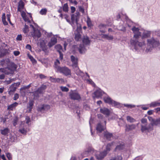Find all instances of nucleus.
I'll use <instances>...</instances> for the list:
<instances>
[{
	"label": "nucleus",
	"instance_id": "nucleus-32",
	"mask_svg": "<svg viewBox=\"0 0 160 160\" xmlns=\"http://www.w3.org/2000/svg\"><path fill=\"white\" fill-rule=\"evenodd\" d=\"M78 50L79 52L81 53H83L86 51L84 44H80L78 48Z\"/></svg>",
	"mask_w": 160,
	"mask_h": 160
},
{
	"label": "nucleus",
	"instance_id": "nucleus-23",
	"mask_svg": "<svg viewBox=\"0 0 160 160\" xmlns=\"http://www.w3.org/2000/svg\"><path fill=\"white\" fill-rule=\"evenodd\" d=\"M107 25L103 24H100L98 26V28L100 29V31L102 33H105L106 32V30Z\"/></svg>",
	"mask_w": 160,
	"mask_h": 160
},
{
	"label": "nucleus",
	"instance_id": "nucleus-12",
	"mask_svg": "<svg viewBox=\"0 0 160 160\" xmlns=\"http://www.w3.org/2000/svg\"><path fill=\"white\" fill-rule=\"evenodd\" d=\"M74 72L78 76L82 77L84 75V73L81 71L78 66L75 67H73Z\"/></svg>",
	"mask_w": 160,
	"mask_h": 160
},
{
	"label": "nucleus",
	"instance_id": "nucleus-42",
	"mask_svg": "<svg viewBox=\"0 0 160 160\" xmlns=\"http://www.w3.org/2000/svg\"><path fill=\"white\" fill-rule=\"evenodd\" d=\"M33 105V102L32 101H29V106L28 108L29 109L28 110L29 112H30L32 108V106Z\"/></svg>",
	"mask_w": 160,
	"mask_h": 160
},
{
	"label": "nucleus",
	"instance_id": "nucleus-48",
	"mask_svg": "<svg viewBox=\"0 0 160 160\" xmlns=\"http://www.w3.org/2000/svg\"><path fill=\"white\" fill-rule=\"evenodd\" d=\"M28 57L33 63H35L36 62V61L31 55H28Z\"/></svg>",
	"mask_w": 160,
	"mask_h": 160
},
{
	"label": "nucleus",
	"instance_id": "nucleus-64",
	"mask_svg": "<svg viewBox=\"0 0 160 160\" xmlns=\"http://www.w3.org/2000/svg\"><path fill=\"white\" fill-rule=\"evenodd\" d=\"M15 56L18 55L20 54V52L18 51H15L13 52Z\"/></svg>",
	"mask_w": 160,
	"mask_h": 160
},
{
	"label": "nucleus",
	"instance_id": "nucleus-33",
	"mask_svg": "<svg viewBox=\"0 0 160 160\" xmlns=\"http://www.w3.org/2000/svg\"><path fill=\"white\" fill-rule=\"evenodd\" d=\"M9 130L8 128H5L3 129L0 130L1 133L2 135L4 136L7 135L9 133Z\"/></svg>",
	"mask_w": 160,
	"mask_h": 160
},
{
	"label": "nucleus",
	"instance_id": "nucleus-27",
	"mask_svg": "<svg viewBox=\"0 0 160 160\" xmlns=\"http://www.w3.org/2000/svg\"><path fill=\"white\" fill-rule=\"evenodd\" d=\"M24 6V2L22 0H20L18 3V11L21 12L22 9L23 8Z\"/></svg>",
	"mask_w": 160,
	"mask_h": 160
},
{
	"label": "nucleus",
	"instance_id": "nucleus-40",
	"mask_svg": "<svg viewBox=\"0 0 160 160\" xmlns=\"http://www.w3.org/2000/svg\"><path fill=\"white\" fill-rule=\"evenodd\" d=\"M55 48L58 52H61V51L63 50L62 47L60 44H58L55 46Z\"/></svg>",
	"mask_w": 160,
	"mask_h": 160
},
{
	"label": "nucleus",
	"instance_id": "nucleus-25",
	"mask_svg": "<svg viewBox=\"0 0 160 160\" xmlns=\"http://www.w3.org/2000/svg\"><path fill=\"white\" fill-rule=\"evenodd\" d=\"M151 34V32L150 31H144L142 35V39H143L145 38H147L149 37Z\"/></svg>",
	"mask_w": 160,
	"mask_h": 160
},
{
	"label": "nucleus",
	"instance_id": "nucleus-19",
	"mask_svg": "<svg viewBox=\"0 0 160 160\" xmlns=\"http://www.w3.org/2000/svg\"><path fill=\"white\" fill-rule=\"evenodd\" d=\"M103 136L108 141H110L111 138L113 137L112 133L109 132L107 131L104 132Z\"/></svg>",
	"mask_w": 160,
	"mask_h": 160
},
{
	"label": "nucleus",
	"instance_id": "nucleus-14",
	"mask_svg": "<svg viewBox=\"0 0 160 160\" xmlns=\"http://www.w3.org/2000/svg\"><path fill=\"white\" fill-rule=\"evenodd\" d=\"M94 149L91 147H89L87 149L83 152V154L85 156H87L94 152Z\"/></svg>",
	"mask_w": 160,
	"mask_h": 160
},
{
	"label": "nucleus",
	"instance_id": "nucleus-9",
	"mask_svg": "<svg viewBox=\"0 0 160 160\" xmlns=\"http://www.w3.org/2000/svg\"><path fill=\"white\" fill-rule=\"evenodd\" d=\"M20 84V83L19 82L12 84L8 89L9 94L11 95L13 93L16 91L17 88L19 86Z\"/></svg>",
	"mask_w": 160,
	"mask_h": 160
},
{
	"label": "nucleus",
	"instance_id": "nucleus-30",
	"mask_svg": "<svg viewBox=\"0 0 160 160\" xmlns=\"http://www.w3.org/2000/svg\"><path fill=\"white\" fill-rule=\"evenodd\" d=\"M113 142L108 143L106 146V149L104 151H106L108 153L110 151L111 147L113 145Z\"/></svg>",
	"mask_w": 160,
	"mask_h": 160
},
{
	"label": "nucleus",
	"instance_id": "nucleus-61",
	"mask_svg": "<svg viewBox=\"0 0 160 160\" xmlns=\"http://www.w3.org/2000/svg\"><path fill=\"white\" fill-rule=\"evenodd\" d=\"M26 48L29 50H31L32 49V48L30 45L27 44L26 46Z\"/></svg>",
	"mask_w": 160,
	"mask_h": 160
},
{
	"label": "nucleus",
	"instance_id": "nucleus-53",
	"mask_svg": "<svg viewBox=\"0 0 160 160\" xmlns=\"http://www.w3.org/2000/svg\"><path fill=\"white\" fill-rule=\"evenodd\" d=\"M64 82V80L62 78H57L56 83H62Z\"/></svg>",
	"mask_w": 160,
	"mask_h": 160
},
{
	"label": "nucleus",
	"instance_id": "nucleus-10",
	"mask_svg": "<svg viewBox=\"0 0 160 160\" xmlns=\"http://www.w3.org/2000/svg\"><path fill=\"white\" fill-rule=\"evenodd\" d=\"M108 152L106 151H103L102 152H97L95 154V156L96 158L98 160H102L107 155Z\"/></svg>",
	"mask_w": 160,
	"mask_h": 160
},
{
	"label": "nucleus",
	"instance_id": "nucleus-35",
	"mask_svg": "<svg viewBox=\"0 0 160 160\" xmlns=\"http://www.w3.org/2000/svg\"><path fill=\"white\" fill-rule=\"evenodd\" d=\"M17 66L14 63H12L9 67L8 68L11 70L13 71V72H14L15 70H16L17 68Z\"/></svg>",
	"mask_w": 160,
	"mask_h": 160
},
{
	"label": "nucleus",
	"instance_id": "nucleus-28",
	"mask_svg": "<svg viewBox=\"0 0 160 160\" xmlns=\"http://www.w3.org/2000/svg\"><path fill=\"white\" fill-rule=\"evenodd\" d=\"M82 35L81 32H79L77 31L75 33V39L76 41H79L81 40Z\"/></svg>",
	"mask_w": 160,
	"mask_h": 160
},
{
	"label": "nucleus",
	"instance_id": "nucleus-37",
	"mask_svg": "<svg viewBox=\"0 0 160 160\" xmlns=\"http://www.w3.org/2000/svg\"><path fill=\"white\" fill-rule=\"evenodd\" d=\"M29 31L28 26L25 24L24 27L22 29L23 32L27 36Z\"/></svg>",
	"mask_w": 160,
	"mask_h": 160
},
{
	"label": "nucleus",
	"instance_id": "nucleus-62",
	"mask_svg": "<svg viewBox=\"0 0 160 160\" xmlns=\"http://www.w3.org/2000/svg\"><path fill=\"white\" fill-rule=\"evenodd\" d=\"M11 139L12 142H15L17 140V137L16 136H12L11 138Z\"/></svg>",
	"mask_w": 160,
	"mask_h": 160
},
{
	"label": "nucleus",
	"instance_id": "nucleus-15",
	"mask_svg": "<svg viewBox=\"0 0 160 160\" xmlns=\"http://www.w3.org/2000/svg\"><path fill=\"white\" fill-rule=\"evenodd\" d=\"M0 72H3L7 75L12 74L13 73V71L11 70L8 68H0Z\"/></svg>",
	"mask_w": 160,
	"mask_h": 160
},
{
	"label": "nucleus",
	"instance_id": "nucleus-18",
	"mask_svg": "<svg viewBox=\"0 0 160 160\" xmlns=\"http://www.w3.org/2000/svg\"><path fill=\"white\" fill-rule=\"evenodd\" d=\"M57 42V39L56 38L53 37L51 38L50 41L48 42V45L49 47L51 48L55 45Z\"/></svg>",
	"mask_w": 160,
	"mask_h": 160
},
{
	"label": "nucleus",
	"instance_id": "nucleus-16",
	"mask_svg": "<svg viewBox=\"0 0 160 160\" xmlns=\"http://www.w3.org/2000/svg\"><path fill=\"white\" fill-rule=\"evenodd\" d=\"M100 112L102 113L105 115L106 116H108L110 114V111L109 110L106 108H100Z\"/></svg>",
	"mask_w": 160,
	"mask_h": 160
},
{
	"label": "nucleus",
	"instance_id": "nucleus-59",
	"mask_svg": "<svg viewBox=\"0 0 160 160\" xmlns=\"http://www.w3.org/2000/svg\"><path fill=\"white\" fill-rule=\"evenodd\" d=\"M16 39L18 41H21L22 39V36L21 34L18 35L16 38Z\"/></svg>",
	"mask_w": 160,
	"mask_h": 160
},
{
	"label": "nucleus",
	"instance_id": "nucleus-17",
	"mask_svg": "<svg viewBox=\"0 0 160 160\" xmlns=\"http://www.w3.org/2000/svg\"><path fill=\"white\" fill-rule=\"evenodd\" d=\"M71 61L72 62V66L73 67H75L78 66V59L75 58L73 55L71 56Z\"/></svg>",
	"mask_w": 160,
	"mask_h": 160
},
{
	"label": "nucleus",
	"instance_id": "nucleus-43",
	"mask_svg": "<svg viewBox=\"0 0 160 160\" xmlns=\"http://www.w3.org/2000/svg\"><path fill=\"white\" fill-rule=\"evenodd\" d=\"M22 17L25 22H27L28 23H30V21L29 20V18L26 16L25 14H22Z\"/></svg>",
	"mask_w": 160,
	"mask_h": 160
},
{
	"label": "nucleus",
	"instance_id": "nucleus-4",
	"mask_svg": "<svg viewBox=\"0 0 160 160\" xmlns=\"http://www.w3.org/2000/svg\"><path fill=\"white\" fill-rule=\"evenodd\" d=\"M153 129V127L151 123L141 125V131L142 132H149Z\"/></svg>",
	"mask_w": 160,
	"mask_h": 160
},
{
	"label": "nucleus",
	"instance_id": "nucleus-3",
	"mask_svg": "<svg viewBox=\"0 0 160 160\" xmlns=\"http://www.w3.org/2000/svg\"><path fill=\"white\" fill-rule=\"evenodd\" d=\"M104 102L109 105L118 108L120 106V103L112 99L110 97L107 95L103 97Z\"/></svg>",
	"mask_w": 160,
	"mask_h": 160
},
{
	"label": "nucleus",
	"instance_id": "nucleus-21",
	"mask_svg": "<svg viewBox=\"0 0 160 160\" xmlns=\"http://www.w3.org/2000/svg\"><path fill=\"white\" fill-rule=\"evenodd\" d=\"M82 42L85 45H89L90 44L91 41L89 38L87 36H84L82 38Z\"/></svg>",
	"mask_w": 160,
	"mask_h": 160
},
{
	"label": "nucleus",
	"instance_id": "nucleus-24",
	"mask_svg": "<svg viewBox=\"0 0 160 160\" xmlns=\"http://www.w3.org/2000/svg\"><path fill=\"white\" fill-rule=\"evenodd\" d=\"M122 157L121 154H117L114 157H111L108 160H122Z\"/></svg>",
	"mask_w": 160,
	"mask_h": 160
},
{
	"label": "nucleus",
	"instance_id": "nucleus-22",
	"mask_svg": "<svg viewBox=\"0 0 160 160\" xmlns=\"http://www.w3.org/2000/svg\"><path fill=\"white\" fill-rule=\"evenodd\" d=\"M136 125L135 124H132L131 125H126L125 126V131L126 132H129L130 131L136 128Z\"/></svg>",
	"mask_w": 160,
	"mask_h": 160
},
{
	"label": "nucleus",
	"instance_id": "nucleus-36",
	"mask_svg": "<svg viewBox=\"0 0 160 160\" xmlns=\"http://www.w3.org/2000/svg\"><path fill=\"white\" fill-rule=\"evenodd\" d=\"M18 105V103L17 102H15L14 103L8 106V109L11 110H13V109L16 107Z\"/></svg>",
	"mask_w": 160,
	"mask_h": 160
},
{
	"label": "nucleus",
	"instance_id": "nucleus-58",
	"mask_svg": "<svg viewBox=\"0 0 160 160\" xmlns=\"http://www.w3.org/2000/svg\"><path fill=\"white\" fill-rule=\"evenodd\" d=\"M19 98V95L17 93L14 94L13 99L14 100H16Z\"/></svg>",
	"mask_w": 160,
	"mask_h": 160
},
{
	"label": "nucleus",
	"instance_id": "nucleus-26",
	"mask_svg": "<svg viewBox=\"0 0 160 160\" xmlns=\"http://www.w3.org/2000/svg\"><path fill=\"white\" fill-rule=\"evenodd\" d=\"M100 35L101 36L102 38L106 39L108 40H112L113 39V36L112 35L108 36L106 34H101Z\"/></svg>",
	"mask_w": 160,
	"mask_h": 160
},
{
	"label": "nucleus",
	"instance_id": "nucleus-39",
	"mask_svg": "<svg viewBox=\"0 0 160 160\" xmlns=\"http://www.w3.org/2000/svg\"><path fill=\"white\" fill-rule=\"evenodd\" d=\"M126 119L128 121L131 123L135 122L136 121L135 119L129 116H127Z\"/></svg>",
	"mask_w": 160,
	"mask_h": 160
},
{
	"label": "nucleus",
	"instance_id": "nucleus-56",
	"mask_svg": "<svg viewBox=\"0 0 160 160\" xmlns=\"http://www.w3.org/2000/svg\"><path fill=\"white\" fill-rule=\"evenodd\" d=\"M57 78H53L52 77H50V80L52 82L56 83Z\"/></svg>",
	"mask_w": 160,
	"mask_h": 160
},
{
	"label": "nucleus",
	"instance_id": "nucleus-44",
	"mask_svg": "<svg viewBox=\"0 0 160 160\" xmlns=\"http://www.w3.org/2000/svg\"><path fill=\"white\" fill-rule=\"evenodd\" d=\"M2 19L3 24L4 25L6 26L8 25V23L6 20L5 13L3 14Z\"/></svg>",
	"mask_w": 160,
	"mask_h": 160
},
{
	"label": "nucleus",
	"instance_id": "nucleus-60",
	"mask_svg": "<svg viewBox=\"0 0 160 160\" xmlns=\"http://www.w3.org/2000/svg\"><path fill=\"white\" fill-rule=\"evenodd\" d=\"M31 84H30L27 86H24L21 89H28L29 88L31 87Z\"/></svg>",
	"mask_w": 160,
	"mask_h": 160
},
{
	"label": "nucleus",
	"instance_id": "nucleus-47",
	"mask_svg": "<svg viewBox=\"0 0 160 160\" xmlns=\"http://www.w3.org/2000/svg\"><path fill=\"white\" fill-rule=\"evenodd\" d=\"M63 10L65 12H67L68 10V6L67 3L64 4L63 7Z\"/></svg>",
	"mask_w": 160,
	"mask_h": 160
},
{
	"label": "nucleus",
	"instance_id": "nucleus-54",
	"mask_svg": "<svg viewBox=\"0 0 160 160\" xmlns=\"http://www.w3.org/2000/svg\"><path fill=\"white\" fill-rule=\"evenodd\" d=\"M141 123L142 124L141 125H145L147 124V120L146 118H143L141 120Z\"/></svg>",
	"mask_w": 160,
	"mask_h": 160
},
{
	"label": "nucleus",
	"instance_id": "nucleus-63",
	"mask_svg": "<svg viewBox=\"0 0 160 160\" xmlns=\"http://www.w3.org/2000/svg\"><path fill=\"white\" fill-rule=\"evenodd\" d=\"M40 78L41 79L45 78H46V76L42 74H40L39 75Z\"/></svg>",
	"mask_w": 160,
	"mask_h": 160
},
{
	"label": "nucleus",
	"instance_id": "nucleus-5",
	"mask_svg": "<svg viewBox=\"0 0 160 160\" xmlns=\"http://www.w3.org/2000/svg\"><path fill=\"white\" fill-rule=\"evenodd\" d=\"M69 95L70 98L73 100L79 101L81 99L80 95L75 91L71 90Z\"/></svg>",
	"mask_w": 160,
	"mask_h": 160
},
{
	"label": "nucleus",
	"instance_id": "nucleus-8",
	"mask_svg": "<svg viewBox=\"0 0 160 160\" xmlns=\"http://www.w3.org/2000/svg\"><path fill=\"white\" fill-rule=\"evenodd\" d=\"M47 88V86L46 85L43 84H42L41 87L34 92V94L38 96L39 94H43Z\"/></svg>",
	"mask_w": 160,
	"mask_h": 160
},
{
	"label": "nucleus",
	"instance_id": "nucleus-38",
	"mask_svg": "<svg viewBox=\"0 0 160 160\" xmlns=\"http://www.w3.org/2000/svg\"><path fill=\"white\" fill-rule=\"evenodd\" d=\"M151 124H152L153 126L154 125H160V118H157L156 120L154 119V121Z\"/></svg>",
	"mask_w": 160,
	"mask_h": 160
},
{
	"label": "nucleus",
	"instance_id": "nucleus-41",
	"mask_svg": "<svg viewBox=\"0 0 160 160\" xmlns=\"http://www.w3.org/2000/svg\"><path fill=\"white\" fill-rule=\"evenodd\" d=\"M87 23L88 25V27L91 28L93 26V24L92 23L90 20V19L88 17H87Z\"/></svg>",
	"mask_w": 160,
	"mask_h": 160
},
{
	"label": "nucleus",
	"instance_id": "nucleus-52",
	"mask_svg": "<svg viewBox=\"0 0 160 160\" xmlns=\"http://www.w3.org/2000/svg\"><path fill=\"white\" fill-rule=\"evenodd\" d=\"M60 88L63 92H68L69 91V89L66 87L61 86L60 87Z\"/></svg>",
	"mask_w": 160,
	"mask_h": 160
},
{
	"label": "nucleus",
	"instance_id": "nucleus-45",
	"mask_svg": "<svg viewBox=\"0 0 160 160\" xmlns=\"http://www.w3.org/2000/svg\"><path fill=\"white\" fill-rule=\"evenodd\" d=\"M47 9L45 8L42 9L40 11V13L42 15H45L47 12Z\"/></svg>",
	"mask_w": 160,
	"mask_h": 160
},
{
	"label": "nucleus",
	"instance_id": "nucleus-6",
	"mask_svg": "<svg viewBox=\"0 0 160 160\" xmlns=\"http://www.w3.org/2000/svg\"><path fill=\"white\" fill-rule=\"evenodd\" d=\"M30 25L33 30V31L31 32L32 36L34 38H39L41 35L40 31L38 29H36L33 25Z\"/></svg>",
	"mask_w": 160,
	"mask_h": 160
},
{
	"label": "nucleus",
	"instance_id": "nucleus-13",
	"mask_svg": "<svg viewBox=\"0 0 160 160\" xmlns=\"http://www.w3.org/2000/svg\"><path fill=\"white\" fill-rule=\"evenodd\" d=\"M104 94L106 93L100 89H97L94 92L95 97L97 98H101Z\"/></svg>",
	"mask_w": 160,
	"mask_h": 160
},
{
	"label": "nucleus",
	"instance_id": "nucleus-46",
	"mask_svg": "<svg viewBox=\"0 0 160 160\" xmlns=\"http://www.w3.org/2000/svg\"><path fill=\"white\" fill-rule=\"evenodd\" d=\"M123 105L125 107H126L128 108H135V106L134 105H132V104H123Z\"/></svg>",
	"mask_w": 160,
	"mask_h": 160
},
{
	"label": "nucleus",
	"instance_id": "nucleus-55",
	"mask_svg": "<svg viewBox=\"0 0 160 160\" xmlns=\"http://www.w3.org/2000/svg\"><path fill=\"white\" fill-rule=\"evenodd\" d=\"M78 9L80 12H82V13H84V9L82 7L79 6Z\"/></svg>",
	"mask_w": 160,
	"mask_h": 160
},
{
	"label": "nucleus",
	"instance_id": "nucleus-29",
	"mask_svg": "<svg viewBox=\"0 0 160 160\" xmlns=\"http://www.w3.org/2000/svg\"><path fill=\"white\" fill-rule=\"evenodd\" d=\"M125 148V146L123 144H120L117 145L114 149V151H121L123 150Z\"/></svg>",
	"mask_w": 160,
	"mask_h": 160
},
{
	"label": "nucleus",
	"instance_id": "nucleus-50",
	"mask_svg": "<svg viewBox=\"0 0 160 160\" xmlns=\"http://www.w3.org/2000/svg\"><path fill=\"white\" fill-rule=\"evenodd\" d=\"M7 157L8 160H12V154L9 152L6 153Z\"/></svg>",
	"mask_w": 160,
	"mask_h": 160
},
{
	"label": "nucleus",
	"instance_id": "nucleus-57",
	"mask_svg": "<svg viewBox=\"0 0 160 160\" xmlns=\"http://www.w3.org/2000/svg\"><path fill=\"white\" fill-rule=\"evenodd\" d=\"M18 122V119L17 118H16L14 119L13 121V124L14 126H16Z\"/></svg>",
	"mask_w": 160,
	"mask_h": 160
},
{
	"label": "nucleus",
	"instance_id": "nucleus-31",
	"mask_svg": "<svg viewBox=\"0 0 160 160\" xmlns=\"http://www.w3.org/2000/svg\"><path fill=\"white\" fill-rule=\"evenodd\" d=\"M160 106V100L157 101L152 102L150 104V107H156Z\"/></svg>",
	"mask_w": 160,
	"mask_h": 160
},
{
	"label": "nucleus",
	"instance_id": "nucleus-34",
	"mask_svg": "<svg viewBox=\"0 0 160 160\" xmlns=\"http://www.w3.org/2000/svg\"><path fill=\"white\" fill-rule=\"evenodd\" d=\"M19 131L23 135H26L28 132V129L25 127L20 128L19 129Z\"/></svg>",
	"mask_w": 160,
	"mask_h": 160
},
{
	"label": "nucleus",
	"instance_id": "nucleus-20",
	"mask_svg": "<svg viewBox=\"0 0 160 160\" xmlns=\"http://www.w3.org/2000/svg\"><path fill=\"white\" fill-rule=\"evenodd\" d=\"M104 128L103 126L101 124V123H98L96 127V129L97 131V133L98 134L101 133L104 130Z\"/></svg>",
	"mask_w": 160,
	"mask_h": 160
},
{
	"label": "nucleus",
	"instance_id": "nucleus-1",
	"mask_svg": "<svg viewBox=\"0 0 160 160\" xmlns=\"http://www.w3.org/2000/svg\"><path fill=\"white\" fill-rule=\"evenodd\" d=\"M131 29L134 35L133 38L130 40V43L136 50L138 49V47L143 50L146 48V52H151L153 48L159 46V41L153 38L147 39V45L144 41L139 42L138 39L141 36V33L139 31V28L133 27Z\"/></svg>",
	"mask_w": 160,
	"mask_h": 160
},
{
	"label": "nucleus",
	"instance_id": "nucleus-49",
	"mask_svg": "<svg viewBox=\"0 0 160 160\" xmlns=\"http://www.w3.org/2000/svg\"><path fill=\"white\" fill-rule=\"evenodd\" d=\"M87 82H88L89 84L92 85L93 87H95V84L91 79H87Z\"/></svg>",
	"mask_w": 160,
	"mask_h": 160
},
{
	"label": "nucleus",
	"instance_id": "nucleus-11",
	"mask_svg": "<svg viewBox=\"0 0 160 160\" xmlns=\"http://www.w3.org/2000/svg\"><path fill=\"white\" fill-rule=\"evenodd\" d=\"M79 17L78 14H72L71 16V25L73 27L74 23L75 22L76 24H78Z\"/></svg>",
	"mask_w": 160,
	"mask_h": 160
},
{
	"label": "nucleus",
	"instance_id": "nucleus-2",
	"mask_svg": "<svg viewBox=\"0 0 160 160\" xmlns=\"http://www.w3.org/2000/svg\"><path fill=\"white\" fill-rule=\"evenodd\" d=\"M60 64V62L58 60H57L55 62V68L56 69L57 72L62 74L66 76H71V70L66 67H61L58 65Z\"/></svg>",
	"mask_w": 160,
	"mask_h": 160
},
{
	"label": "nucleus",
	"instance_id": "nucleus-7",
	"mask_svg": "<svg viewBox=\"0 0 160 160\" xmlns=\"http://www.w3.org/2000/svg\"><path fill=\"white\" fill-rule=\"evenodd\" d=\"M50 108V106L48 104H43L39 105L38 108V112L43 113L49 110Z\"/></svg>",
	"mask_w": 160,
	"mask_h": 160
},
{
	"label": "nucleus",
	"instance_id": "nucleus-51",
	"mask_svg": "<svg viewBox=\"0 0 160 160\" xmlns=\"http://www.w3.org/2000/svg\"><path fill=\"white\" fill-rule=\"evenodd\" d=\"M121 20L123 21L124 20H125L126 21H128V18L126 14H123L122 13V17Z\"/></svg>",
	"mask_w": 160,
	"mask_h": 160
}]
</instances>
